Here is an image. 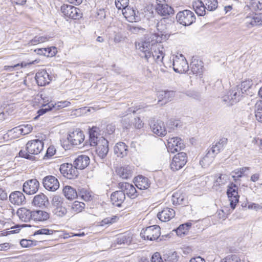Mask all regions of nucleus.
Segmentation results:
<instances>
[{"mask_svg":"<svg viewBox=\"0 0 262 262\" xmlns=\"http://www.w3.org/2000/svg\"><path fill=\"white\" fill-rule=\"evenodd\" d=\"M45 139L44 137H41V139H37L29 141L26 145L25 150H21L19 152L20 157L33 160L35 157L33 155L39 154L43 149L44 143L43 140Z\"/></svg>","mask_w":262,"mask_h":262,"instance_id":"f257e3e1","label":"nucleus"},{"mask_svg":"<svg viewBox=\"0 0 262 262\" xmlns=\"http://www.w3.org/2000/svg\"><path fill=\"white\" fill-rule=\"evenodd\" d=\"M173 70L178 73H183L189 72V66L183 55L178 54L173 58Z\"/></svg>","mask_w":262,"mask_h":262,"instance_id":"f03ea898","label":"nucleus"},{"mask_svg":"<svg viewBox=\"0 0 262 262\" xmlns=\"http://www.w3.org/2000/svg\"><path fill=\"white\" fill-rule=\"evenodd\" d=\"M160 234V227L158 225L147 227L145 229H143L140 233L143 238L149 241L157 239Z\"/></svg>","mask_w":262,"mask_h":262,"instance_id":"7ed1b4c3","label":"nucleus"},{"mask_svg":"<svg viewBox=\"0 0 262 262\" xmlns=\"http://www.w3.org/2000/svg\"><path fill=\"white\" fill-rule=\"evenodd\" d=\"M176 19L180 24L186 26L191 25L195 21V16L192 11L185 10L177 13Z\"/></svg>","mask_w":262,"mask_h":262,"instance_id":"20e7f679","label":"nucleus"},{"mask_svg":"<svg viewBox=\"0 0 262 262\" xmlns=\"http://www.w3.org/2000/svg\"><path fill=\"white\" fill-rule=\"evenodd\" d=\"M61 11L66 18L77 19L82 16L80 10L72 5H63L61 7Z\"/></svg>","mask_w":262,"mask_h":262,"instance_id":"39448f33","label":"nucleus"},{"mask_svg":"<svg viewBox=\"0 0 262 262\" xmlns=\"http://www.w3.org/2000/svg\"><path fill=\"white\" fill-rule=\"evenodd\" d=\"M187 162V156L185 152H181L176 155L170 163V168L173 171L181 169Z\"/></svg>","mask_w":262,"mask_h":262,"instance_id":"423d86ee","label":"nucleus"},{"mask_svg":"<svg viewBox=\"0 0 262 262\" xmlns=\"http://www.w3.org/2000/svg\"><path fill=\"white\" fill-rule=\"evenodd\" d=\"M60 171L63 176L69 179L76 178L78 175V171L75 166L72 164L63 163L60 165Z\"/></svg>","mask_w":262,"mask_h":262,"instance_id":"0eeeda50","label":"nucleus"},{"mask_svg":"<svg viewBox=\"0 0 262 262\" xmlns=\"http://www.w3.org/2000/svg\"><path fill=\"white\" fill-rule=\"evenodd\" d=\"M153 46H155V45H150L149 41H141L136 44V49L141 52L140 56L147 61L151 57Z\"/></svg>","mask_w":262,"mask_h":262,"instance_id":"6e6552de","label":"nucleus"},{"mask_svg":"<svg viewBox=\"0 0 262 262\" xmlns=\"http://www.w3.org/2000/svg\"><path fill=\"white\" fill-rule=\"evenodd\" d=\"M238 187L233 183L228 186L227 194L230 201V205L232 209L235 208L236 204L238 202L239 195L238 194Z\"/></svg>","mask_w":262,"mask_h":262,"instance_id":"1a4fd4ad","label":"nucleus"},{"mask_svg":"<svg viewBox=\"0 0 262 262\" xmlns=\"http://www.w3.org/2000/svg\"><path fill=\"white\" fill-rule=\"evenodd\" d=\"M243 92L242 89L236 86L233 88L228 93V95L224 97V101L231 102V104L238 102L242 96Z\"/></svg>","mask_w":262,"mask_h":262,"instance_id":"9d476101","label":"nucleus"},{"mask_svg":"<svg viewBox=\"0 0 262 262\" xmlns=\"http://www.w3.org/2000/svg\"><path fill=\"white\" fill-rule=\"evenodd\" d=\"M67 139L72 145H78L84 141V135L83 132L76 129L69 134Z\"/></svg>","mask_w":262,"mask_h":262,"instance_id":"9b49d317","label":"nucleus"},{"mask_svg":"<svg viewBox=\"0 0 262 262\" xmlns=\"http://www.w3.org/2000/svg\"><path fill=\"white\" fill-rule=\"evenodd\" d=\"M119 189L123 191L125 195H126L130 199L137 197L138 194L134 186L127 182H120L118 186Z\"/></svg>","mask_w":262,"mask_h":262,"instance_id":"f8f14e48","label":"nucleus"},{"mask_svg":"<svg viewBox=\"0 0 262 262\" xmlns=\"http://www.w3.org/2000/svg\"><path fill=\"white\" fill-rule=\"evenodd\" d=\"M43 187L48 190L55 191L59 187V183L56 178L53 176L45 177L42 180Z\"/></svg>","mask_w":262,"mask_h":262,"instance_id":"ddd939ff","label":"nucleus"},{"mask_svg":"<svg viewBox=\"0 0 262 262\" xmlns=\"http://www.w3.org/2000/svg\"><path fill=\"white\" fill-rule=\"evenodd\" d=\"M39 182L35 179L26 181L23 185V191L27 194H33L38 190Z\"/></svg>","mask_w":262,"mask_h":262,"instance_id":"4468645a","label":"nucleus"},{"mask_svg":"<svg viewBox=\"0 0 262 262\" xmlns=\"http://www.w3.org/2000/svg\"><path fill=\"white\" fill-rule=\"evenodd\" d=\"M168 149L171 152L178 151L183 149L185 145L181 138L179 137L169 138L167 139Z\"/></svg>","mask_w":262,"mask_h":262,"instance_id":"2eb2a0df","label":"nucleus"},{"mask_svg":"<svg viewBox=\"0 0 262 262\" xmlns=\"http://www.w3.org/2000/svg\"><path fill=\"white\" fill-rule=\"evenodd\" d=\"M100 130L97 126H93L89 130L90 144L92 146H95L101 142V138L103 137L99 136Z\"/></svg>","mask_w":262,"mask_h":262,"instance_id":"dca6fc26","label":"nucleus"},{"mask_svg":"<svg viewBox=\"0 0 262 262\" xmlns=\"http://www.w3.org/2000/svg\"><path fill=\"white\" fill-rule=\"evenodd\" d=\"M246 26L251 28L262 25V16L260 14H253L247 16L245 19Z\"/></svg>","mask_w":262,"mask_h":262,"instance_id":"f3484780","label":"nucleus"},{"mask_svg":"<svg viewBox=\"0 0 262 262\" xmlns=\"http://www.w3.org/2000/svg\"><path fill=\"white\" fill-rule=\"evenodd\" d=\"M35 79L38 85L44 86L49 84L51 78L48 73L45 70L37 72L35 75Z\"/></svg>","mask_w":262,"mask_h":262,"instance_id":"a211bd4d","label":"nucleus"},{"mask_svg":"<svg viewBox=\"0 0 262 262\" xmlns=\"http://www.w3.org/2000/svg\"><path fill=\"white\" fill-rule=\"evenodd\" d=\"M32 204L40 208H47L49 205L48 198L43 193H40L34 196Z\"/></svg>","mask_w":262,"mask_h":262,"instance_id":"6ab92c4d","label":"nucleus"},{"mask_svg":"<svg viewBox=\"0 0 262 262\" xmlns=\"http://www.w3.org/2000/svg\"><path fill=\"white\" fill-rule=\"evenodd\" d=\"M122 13L126 19L129 22L137 21L139 20L138 16V11L128 6L122 10Z\"/></svg>","mask_w":262,"mask_h":262,"instance_id":"aec40b11","label":"nucleus"},{"mask_svg":"<svg viewBox=\"0 0 262 262\" xmlns=\"http://www.w3.org/2000/svg\"><path fill=\"white\" fill-rule=\"evenodd\" d=\"M164 49L160 44H156L152 47L151 52L152 56L157 63L162 62L164 57Z\"/></svg>","mask_w":262,"mask_h":262,"instance_id":"412c9836","label":"nucleus"},{"mask_svg":"<svg viewBox=\"0 0 262 262\" xmlns=\"http://www.w3.org/2000/svg\"><path fill=\"white\" fill-rule=\"evenodd\" d=\"M151 128L153 133L158 136L164 137L166 135L167 132L165 124L162 121L157 120L152 125H151Z\"/></svg>","mask_w":262,"mask_h":262,"instance_id":"4be33fe9","label":"nucleus"},{"mask_svg":"<svg viewBox=\"0 0 262 262\" xmlns=\"http://www.w3.org/2000/svg\"><path fill=\"white\" fill-rule=\"evenodd\" d=\"M175 215V211L170 208H164L158 213L157 216L162 222H167L172 219Z\"/></svg>","mask_w":262,"mask_h":262,"instance_id":"5701e85b","label":"nucleus"},{"mask_svg":"<svg viewBox=\"0 0 262 262\" xmlns=\"http://www.w3.org/2000/svg\"><path fill=\"white\" fill-rule=\"evenodd\" d=\"M125 199V195L123 191L121 189L113 192L111 195V200L112 203L118 207L121 206Z\"/></svg>","mask_w":262,"mask_h":262,"instance_id":"b1692460","label":"nucleus"},{"mask_svg":"<svg viewBox=\"0 0 262 262\" xmlns=\"http://www.w3.org/2000/svg\"><path fill=\"white\" fill-rule=\"evenodd\" d=\"M26 198L24 194L18 191L12 192L9 195V201L13 204L21 205L25 202Z\"/></svg>","mask_w":262,"mask_h":262,"instance_id":"393cba45","label":"nucleus"},{"mask_svg":"<svg viewBox=\"0 0 262 262\" xmlns=\"http://www.w3.org/2000/svg\"><path fill=\"white\" fill-rule=\"evenodd\" d=\"M227 143V139L223 138L220 139L217 142L212 144L211 148L208 150L211 155L214 157L222 150Z\"/></svg>","mask_w":262,"mask_h":262,"instance_id":"a878e982","label":"nucleus"},{"mask_svg":"<svg viewBox=\"0 0 262 262\" xmlns=\"http://www.w3.org/2000/svg\"><path fill=\"white\" fill-rule=\"evenodd\" d=\"M17 215L20 220L24 222L32 221V210L26 208H20L17 211Z\"/></svg>","mask_w":262,"mask_h":262,"instance_id":"bb28decb","label":"nucleus"},{"mask_svg":"<svg viewBox=\"0 0 262 262\" xmlns=\"http://www.w3.org/2000/svg\"><path fill=\"white\" fill-rule=\"evenodd\" d=\"M50 213L46 211L41 210H32V221L35 222H43L50 218Z\"/></svg>","mask_w":262,"mask_h":262,"instance_id":"cd10ccee","label":"nucleus"},{"mask_svg":"<svg viewBox=\"0 0 262 262\" xmlns=\"http://www.w3.org/2000/svg\"><path fill=\"white\" fill-rule=\"evenodd\" d=\"M90 158L86 155H81L75 160L74 165L77 169H83L90 164Z\"/></svg>","mask_w":262,"mask_h":262,"instance_id":"c85d7f7f","label":"nucleus"},{"mask_svg":"<svg viewBox=\"0 0 262 262\" xmlns=\"http://www.w3.org/2000/svg\"><path fill=\"white\" fill-rule=\"evenodd\" d=\"M101 142L98 145L96 152L98 156L101 159L105 158L108 151V141L104 138H101Z\"/></svg>","mask_w":262,"mask_h":262,"instance_id":"c756f323","label":"nucleus"},{"mask_svg":"<svg viewBox=\"0 0 262 262\" xmlns=\"http://www.w3.org/2000/svg\"><path fill=\"white\" fill-rule=\"evenodd\" d=\"M156 10L159 15L163 16H168L173 13V8L165 4H158Z\"/></svg>","mask_w":262,"mask_h":262,"instance_id":"7c9ffc66","label":"nucleus"},{"mask_svg":"<svg viewBox=\"0 0 262 262\" xmlns=\"http://www.w3.org/2000/svg\"><path fill=\"white\" fill-rule=\"evenodd\" d=\"M159 102L163 101L164 103L171 101L175 96V92L173 91H161L158 92Z\"/></svg>","mask_w":262,"mask_h":262,"instance_id":"2f4dec72","label":"nucleus"},{"mask_svg":"<svg viewBox=\"0 0 262 262\" xmlns=\"http://www.w3.org/2000/svg\"><path fill=\"white\" fill-rule=\"evenodd\" d=\"M116 172L120 178L127 179L132 176V167L128 165L120 167L116 169Z\"/></svg>","mask_w":262,"mask_h":262,"instance_id":"473e14b6","label":"nucleus"},{"mask_svg":"<svg viewBox=\"0 0 262 262\" xmlns=\"http://www.w3.org/2000/svg\"><path fill=\"white\" fill-rule=\"evenodd\" d=\"M190 71L188 73L190 75L191 73L196 75H200L203 72V65L201 61L194 59L190 63Z\"/></svg>","mask_w":262,"mask_h":262,"instance_id":"72a5a7b5","label":"nucleus"},{"mask_svg":"<svg viewBox=\"0 0 262 262\" xmlns=\"http://www.w3.org/2000/svg\"><path fill=\"white\" fill-rule=\"evenodd\" d=\"M114 152L118 157H123L127 155V146L123 142H119L114 147Z\"/></svg>","mask_w":262,"mask_h":262,"instance_id":"f704fd0d","label":"nucleus"},{"mask_svg":"<svg viewBox=\"0 0 262 262\" xmlns=\"http://www.w3.org/2000/svg\"><path fill=\"white\" fill-rule=\"evenodd\" d=\"M193 8L195 13L199 16H204L206 14V10H207L206 6L203 4L201 0H198L193 3Z\"/></svg>","mask_w":262,"mask_h":262,"instance_id":"c9c22d12","label":"nucleus"},{"mask_svg":"<svg viewBox=\"0 0 262 262\" xmlns=\"http://www.w3.org/2000/svg\"><path fill=\"white\" fill-rule=\"evenodd\" d=\"M135 185L138 189H146L149 187L150 184L148 178L139 176L136 179Z\"/></svg>","mask_w":262,"mask_h":262,"instance_id":"e433bc0d","label":"nucleus"},{"mask_svg":"<svg viewBox=\"0 0 262 262\" xmlns=\"http://www.w3.org/2000/svg\"><path fill=\"white\" fill-rule=\"evenodd\" d=\"M63 192L68 200H73L76 198L78 193L74 188L70 186H65L63 189Z\"/></svg>","mask_w":262,"mask_h":262,"instance_id":"4c0bfd02","label":"nucleus"},{"mask_svg":"<svg viewBox=\"0 0 262 262\" xmlns=\"http://www.w3.org/2000/svg\"><path fill=\"white\" fill-rule=\"evenodd\" d=\"M171 201L173 205H184L186 202L184 195L181 192H176L172 196Z\"/></svg>","mask_w":262,"mask_h":262,"instance_id":"58836bf2","label":"nucleus"},{"mask_svg":"<svg viewBox=\"0 0 262 262\" xmlns=\"http://www.w3.org/2000/svg\"><path fill=\"white\" fill-rule=\"evenodd\" d=\"M132 237L130 233H123L118 236L116 239V242L119 245L122 244H129L131 243Z\"/></svg>","mask_w":262,"mask_h":262,"instance_id":"ea45409f","label":"nucleus"},{"mask_svg":"<svg viewBox=\"0 0 262 262\" xmlns=\"http://www.w3.org/2000/svg\"><path fill=\"white\" fill-rule=\"evenodd\" d=\"M143 123L141 120L140 118L139 117L135 118L134 120L130 123H127L125 122V119L123 121V125L124 127L127 128L128 127H130L133 125L136 128H141L143 126Z\"/></svg>","mask_w":262,"mask_h":262,"instance_id":"a19ab883","label":"nucleus"},{"mask_svg":"<svg viewBox=\"0 0 262 262\" xmlns=\"http://www.w3.org/2000/svg\"><path fill=\"white\" fill-rule=\"evenodd\" d=\"M214 156L211 155L208 150L206 155L200 160V163L202 167H206L209 166L213 161Z\"/></svg>","mask_w":262,"mask_h":262,"instance_id":"79ce46f5","label":"nucleus"},{"mask_svg":"<svg viewBox=\"0 0 262 262\" xmlns=\"http://www.w3.org/2000/svg\"><path fill=\"white\" fill-rule=\"evenodd\" d=\"M79 195L85 201H89L92 199V192L86 188H81L78 190Z\"/></svg>","mask_w":262,"mask_h":262,"instance_id":"37998d69","label":"nucleus"},{"mask_svg":"<svg viewBox=\"0 0 262 262\" xmlns=\"http://www.w3.org/2000/svg\"><path fill=\"white\" fill-rule=\"evenodd\" d=\"M203 4L206 6L207 10L212 11L216 9L218 6L217 0H201Z\"/></svg>","mask_w":262,"mask_h":262,"instance_id":"c03bdc74","label":"nucleus"},{"mask_svg":"<svg viewBox=\"0 0 262 262\" xmlns=\"http://www.w3.org/2000/svg\"><path fill=\"white\" fill-rule=\"evenodd\" d=\"M255 116L258 122L262 123V101L257 102L255 105Z\"/></svg>","mask_w":262,"mask_h":262,"instance_id":"a18cd8bd","label":"nucleus"},{"mask_svg":"<svg viewBox=\"0 0 262 262\" xmlns=\"http://www.w3.org/2000/svg\"><path fill=\"white\" fill-rule=\"evenodd\" d=\"M118 219V217L116 215L107 217L102 220L99 222V226H108L110 225L115 223Z\"/></svg>","mask_w":262,"mask_h":262,"instance_id":"49530a36","label":"nucleus"},{"mask_svg":"<svg viewBox=\"0 0 262 262\" xmlns=\"http://www.w3.org/2000/svg\"><path fill=\"white\" fill-rule=\"evenodd\" d=\"M48 40V39L46 36H36L28 42V45L29 46H34L40 43L44 42Z\"/></svg>","mask_w":262,"mask_h":262,"instance_id":"de8ad7c7","label":"nucleus"},{"mask_svg":"<svg viewBox=\"0 0 262 262\" xmlns=\"http://www.w3.org/2000/svg\"><path fill=\"white\" fill-rule=\"evenodd\" d=\"M51 110H53L52 107H51V103H49L47 104H43L42 105V107L37 111V113L38 115L37 116L34 117V119L36 120L39 116L43 115L47 112Z\"/></svg>","mask_w":262,"mask_h":262,"instance_id":"09e8293b","label":"nucleus"},{"mask_svg":"<svg viewBox=\"0 0 262 262\" xmlns=\"http://www.w3.org/2000/svg\"><path fill=\"white\" fill-rule=\"evenodd\" d=\"M191 223H186L181 225L177 229V234L181 236L182 234H185L188 231L189 228L191 226Z\"/></svg>","mask_w":262,"mask_h":262,"instance_id":"8fccbe9b","label":"nucleus"},{"mask_svg":"<svg viewBox=\"0 0 262 262\" xmlns=\"http://www.w3.org/2000/svg\"><path fill=\"white\" fill-rule=\"evenodd\" d=\"M71 103L68 101H59L55 104L51 103L52 110L54 111L60 110L62 108L68 106Z\"/></svg>","mask_w":262,"mask_h":262,"instance_id":"3c124183","label":"nucleus"},{"mask_svg":"<svg viewBox=\"0 0 262 262\" xmlns=\"http://www.w3.org/2000/svg\"><path fill=\"white\" fill-rule=\"evenodd\" d=\"M67 212V209L63 206L55 208L53 210V213H54V214L59 217H62L64 216L66 214Z\"/></svg>","mask_w":262,"mask_h":262,"instance_id":"603ef678","label":"nucleus"},{"mask_svg":"<svg viewBox=\"0 0 262 262\" xmlns=\"http://www.w3.org/2000/svg\"><path fill=\"white\" fill-rule=\"evenodd\" d=\"M84 207L85 204L84 203L75 201L72 205V209L73 211L79 212L84 208Z\"/></svg>","mask_w":262,"mask_h":262,"instance_id":"864d4df0","label":"nucleus"},{"mask_svg":"<svg viewBox=\"0 0 262 262\" xmlns=\"http://www.w3.org/2000/svg\"><path fill=\"white\" fill-rule=\"evenodd\" d=\"M52 204L54 208L62 206L63 199L58 195H55L52 199Z\"/></svg>","mask_w":262,"mask_h":262,"instance_id":"5fc2aeb1","label":"nucleus"},{"mask_svg":"<svg viewBox=\"0 0 262 262\" xmlns=\"http://www.w3.org/2000/svg\"><path fill=\"white\" fill-rule=\"evenodd\" d=\"M128 2L129 0H115V5L118 9L123 10L128 6Z\"/></svg>","mask_w":262,"mask_h":262,"instance_id":"6e6d98bb","label":"nucleus"},{"mask_svg":"<svg viewBox=\"0 0 262 262\" xmlns=\"http://www.w3.org/2000/svg\"><path fill=\"white\" fill-rule=\"evenodd\" d=\"M37 241L23 239L20 242V245L24 248H28L36 245Z\"/></svg>","mask_w":262,"mask_h":262,"instance_id":"4d7b16f0","label":"nucleus"},{"mask_svg":"<svg viewBox=\"0 0 262 262\" xmlns=\"http://www.w3.org/2000/svg\"><path fill=\"white\" fill-rule=\"evenodd\" d=\"M253 85V82L251 80L248 79L243 81L241 83V88L242 91H244V92H246L248 90L250 89Z\"/></svg>","mask_w":262,"mask_h":262,"instance_id":"13d9d810","label":"nucleus"},{"mask_svg":"<svg viewBox=\"0 0 262 262\" xmlns=\"http://www.w3.org/2000/svg\"><path fill=\"white\" fill-rule=\"evenodd\" d=\"M179 257L176 252H169L167 255L166 260L168 262H177Z\"/></svg>","mask_w":262,"mask_h":262,"instance_id":"bf43d9fd","label":"nucleus"},{"mask_svg":"<svg viewBox=\"0 0 262 262\" xmlns=\"http://www.w3.org/2000/svg\"><path fill=\"white\" fill-rule=\"evenodd\" d=\"M222 262H241V260L236 255H230L223 259Z\"/></svg>","mask_w":262,"mask_h":262,"instance_id":"052dcab7","label":"nucleus"},{"mask_svg":"<svg viewBox=\"0 0 262 262\" xmlns=\"http://www.w3.org/2000/svg\"><path fill=\"white\" fill-rule=\"evenodd\" d=\"M21 135H27L31 132L33 127L31 124L20 125Z\"/></svg>","mask_w":262,"mask_h":262,"instance_id":"680f3d73","label":"nucleus"},{"mask_svg":"<svg viewBox=\"0 0 262 262\" xmlns=\"http://www.w3.org/2000/svg\"><path fill=\"white\" fill-rule=\"evenodd\" d=\"M9 135H13V137H19L21 135V129L20 126L14 127L9 130L8 132Z\"/></svg>","mask_w":262,"mask_h":262,"instance_id":"e2e57ef3","label":"nucleus"},{"mask_svg":"<svg viewBox=\"0 0 262 262\" xmlns=\"http://www.w3.org/2000/svg\"><path fill=\"white\" fill-rule=\"evenodd\" d=\"M51 52V48H42L38 49L37 50V54L39 55H43L46 56H53V54Z\"/></svg>","mask_w":262,"mask_h":262,"instance_id":"0e129e2a","label":"nucleus"},{"mask_svg":"<svg viewBox=\"0 0 262 262\" xmlns=\"http://www.w3.org/2000/svg\"><path fill=\"white\" fill-rule=\"evenodd\" d=\"M130 31L134 34L144 33L145 29L141 27L132 26L130 27Z\"/></svg>","mask_w":262,"mask_h":262,"instance_id":"69168bd1","label":"nucleus"},{"mask_svg":"<svg viewBox=\"0 0 262 262\" xmlns=\"http://www.w3.org/2000/svg\"><path fill=\"white\" fill-rule=\"evenodd\" d=\"M251 3L254 9L262 10V0H251Z\"/></svg>","mask_w":262,"mask_h":262,"instance_id":"338daca9","label":"nucleus"},{"mask_svg":"<svg viewBox=\"0 0 262 262\" xmlns=\"http://www.w3.org/2000/svg\"><path fill=\"white\" fill-rule=\"evenodd\" d=\"M56 152V149L53 146H50L46 152V155L44 156L43 159L49 158L55 155Z\"/></svg>","mask_w":262,"mask_h":262,"instance_id":"774afa93","label":"nucleus"}]
</instances>
